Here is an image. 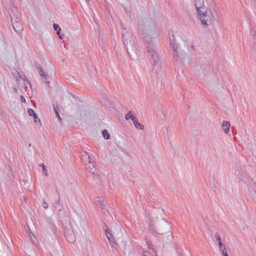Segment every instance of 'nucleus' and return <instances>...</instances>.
<instances>
[{
    "label": "nucleus",
    "instance_id": "nucleus-37",
    "mask_svg": "<svg viewBox=\"0 0 256 256\" xmlns=\"http://www.w3.org/2000/svg\"><path fill=\"white\" fill-rule=\"evenodd\" d=\"M253 2H256V0H251Z\"/></svg>",
    "mask_w": 256,
    "mask_h": 256
},
{
    "label": "nucleus",
    "instance_id": "nucleus-40",
    "mask_svg": "<svg viewBox=\"0 0 256 256\" xmlns=\"http://www.w3.org/2000/svg\"><path fill=\"white\" fill-rule=\"evenodd\" d=\"M179 256H184L182 254L178 255Z\"/></svg>",
    "mask_w": 256,
    "mask_h": 256
},
{
    "label": "nucleus",
    "instance_id": "nucleus-34",
    "mask_svg": "<svg viewBox=\"0 0 256 256\" xmlns=\"http://www.w3.org/2000/svg\"><path fill=\"white\" fill-rule=\"evenodd\" d=\"M254 192L256 194V182L254 184L253 186Z\"/></svg>",
    "mask_w": 256,
    "mask_h": 256
},
{
    "label": "nucleus",
    "instance_id": "nucleus-2",
    "mask_svg": "<svg viewBox=\"0 0 256 256\" xmlns=\"http://www.w3.org/2000/svg\"><path fill=\"white\" fill-rule=\"evenodd\" d=\"M122 36L124 40V44L128 54L130 56L132 53L136 54L138 49L136 45L134 43V38L130 32H126L125 29L122 32Z\"/></svg>",
    "mask_w": 256,
    "mask_h": 256
},
{
    "label": "nucleus",
    "instance_id": "nucleus-19",
    "mask_svg": "<svg viewBox=\"0 0 256 256\" xmlns=\"http://www.w3.org/2000/svg\"><path fill=\"white\" fill-rule=\"evenodd\" d=\"M54 207L58 211H60L62 210V204L60 203V198L58 199V200L57 202H55Z\"/></svg>",
    "mask_w": 256,
    "mask_h": 256
},
{
    "label": "nucleus",
    "instance_id": "nucleus-46",
    "mask_svg": "<svg viewBox=\"0 0 256 256\" xmlns=\"http://www.w3.org/2000/svg\"><path fill=\"white\" fill-rule=\"evenodd\" d=\"M86 2L90 1V0H86Z\"/></svg>",
    "mask_w": 256,
    "mask_h": 256
},
{
    "label": "nucleus",
    "instance_id": "nucleus-30",
    "mask_svg": "<svg viewBox=\"0 0 256 256\" xmlns=\"http://www.w3.org/2000/svg\"><path fill=\"white\" fill-rule=\"evenodd\" d=\"M42 206L44 209H46L48 208V205L46 202H44L42 204Z\"/></svg>",
    "mask_w": 256,
    "mask_h": 256
},
{
    "label": "nucleus",
    "instance_id": "nucleus-21",
    "mask_svg": "<svg viewBox=\"0 0 256 256\" xmlns=\"http://www.w3.org/2000/svg\"><path fill=\"white\" fill-rule=\"evenodd\" d=\"M136 117L134 115L132 114L130 111H129L125 116V118L126 120H129L130 118L132 120V118L134 119Z\"/></svg>",
    "mask_w": 256,
    "mask_h": 256
},
{
    "label": "nucleus",
    "instance_id": "nucleus-22",
    "mask_svg": "<svg viewBox=\"0 0 256 256\" xmlns=\"http://www.w3.org/2000/svg\"><path fill=\"white\" fill-rule=\"evenodd\" d=\"M146 244H147L149 248L152 249L153 252L155 254V256H157V254H156V250H155L154 248H152L150 246V241L149 240H146Z\"/></svg>",
    "mask_w": 256,
    "mask_h": 256
},
{
    "label": "nucleus",
    "instance_id": "nucleus-18",
    "mask_svg": "<svg viewBox=\"0 0 256 256\" xmlns=\"http://www.w3.org/2000/svg\"><path fill=\"white\" fill-rule=\"evenodd\" d=\"M215 238H216V241L218 242V245L219 246L220 249H222V243L221 242V238H220V234L218 233L216 234Z\"/></svg>",
    "mask_w": 256,
    "mask_h": 256
},
{
    "label": "nucleus",
    "instance_id": "nucleus-11",
    "mask_svg": "<svg viewBox=\"0 0 256 256\" xmlns=\"http://www.w3.org/2000/svg\"><path fill=\"white\" fill-rule=\"evenodd\" d=\"M163 228L162 230H160V228H156V232L158 234H164L166 233L167 230H168L170 226L166 222H164L162 225Z\"/></svg>",
    "mask_w": 256,
    "mask_h": 256
},
{
    "label": "nucleus",
    "instance_id": "nucleus-28",
    "mask_svg": "<svg viewBox=\"0 0 256 256\" xmlns=\"http://www.w3.org/2000/svg\"><path fill=\"white\" fill-rule=\"evenodd\" d=\"M202 68V66L200 64H196L195 65V70L197 71H200Z\"/></svg>",
    "mask_w": 256,
    "mask_h": 256
},
{
    "label": "nucleus",
    "instance_id": "nucleus-35",
    "mask_svg": "<svg viewBox=\"0 0 256 256\" xmlns=\"http://www.w3.org/2000/svg\"><path fill=\"white\" fill-rule=\"evenodd\" d=\"M29 236L30 237L32 238L33 236L35 239H36L35 236H34V234L30 232L29 234Z\"/></svg>",
    "mask_w": 256,
    "mask_h": 256
},
{
    "label": "nucleus",
    "instance_id": "nucleus-12",
    "mask_svg": "<svg viewBox=\"0 0 256 256\" xmlns=\"http://www.w3.org/2000/svg\"><path fill=\"white\" fill-rule=\"evenodd\" d=\"M38 73L40 76L42 78V80L46 83H47L48 86V82H47V77L48 75L45 73V72L41 68H38Z\"/></svg>",
    "mask_w": 256,
    "mask_h": 256
},
{
    "label": "nucleus",
    "instance_id": "nucleus-8",
    "mask_svg": "<svg viewBox=\"0 0 256 256\" xmlns=\"http://www.w3.org/2000/svg\"><path fill=\"white\" fill-rule=\"evenodd\" d=\"M16 75H18L16 79V82L18 84L22 82L24 85L29 84L30 86V82L27 80L25 76H20L18 72H17L16 76Z\"/></svg>",
    "mask_w": 256,
    "mask_h": 256
},
{
    "label": "nucleus",
    "instance_id": "nucleus-23",
    "mask_svg": "<svg viewBox=\"0 0 256 256\" xmlns=\"http://www.w3.org/2000/svg\"><path fill=\"white\" fill-rule=\"evenodd\" d=\"M28 112L30 116H34L36 114L32 108H28Z\"/></svg>",
    "mask_w": 256,
    "mask_h": 256
},
{
    "label": "nucleus",
    "instance_id": "nucleus-47",
    "mask_svg": "<svg viewBox=\"0 0 256 256\" xmlns=\"http://www.w3.org/2000/svg\"><path fill=\"white\" fill-rule=\"evenodd\" d=\"M86 2L90 1V0H86Z\"/></svg>",
    "mask_w": 256,
    "mask_h": 256
},
{
    "label": "nucleus",
    "instance_id": "nucleus-4",
    "mask_svg": "<svg viewBox=\"0 0 256 256\" xmlns=\"http://www.w3.org/2000/svg\"><path fill=\"white\" fill-rule=\"evenodd\" d=\"M198 14L202 26L204 28H208L212 22V14H208L207 10L202 11V12H198Z\"/></svg>",
    "mask_w": 256,
    "mask_h": 256
},
{
    "label": "nucleus",
    "instance_id": "nucleus-7",
    "mask_svg": "<svg viewBox=\"0 0 256 256\" xmlns=\"http://www.w3.org/2000/svg\"><path fill=\"white\" fill-rule=\"evenodd\" d=\"M10 16V20H14V18H16L18 19L19 16H20V12L18 10V8L13 6L11 8L10 12H9Z\"/></svg>",
    "mask_w": 256,
    "mask_h": 256
},
{
    "label": "nucleus",
    "instance_id": "nucleus-45",
    "mask_svg": "<svg viewBox=\"0 0 256 256\" xmlns=\"http://www.w3.org/2000/svg\"><path fill=\"white\" fill-rule=\"evenodd\" d=\"M86 2L90 1V0H86Z\"/></svg>",
    "mask_w": 256,
    "mask_h": 256
},
{
    "label": "nucleus",
    "instance_id": "nucleus-9",
    "mask_svg": "<svg viewBox=\"0 0 256 256\" xmlns=\"http://www.w3.org/2000/svg\"><path fill=\"white\" fill-rule=\"evenodd\" d=\"M64 234L66 240L69 242H72L75 240V236L72 231L66 230Z\"/></svg>",
    "mask_w": 256,
    "mask_h": 256
},
{
    "label": "nucleus",
    "instance_id": "nucleus-10",
    "mask_svg": "<svg viewBox=\"0 0 256 256\" xmlns=\"http://www.w3.org/2000/svg\"><path fill=\"white\" fill-rule=\"evenodd\" d=\"M105 234H106V236L107 238L110 241L112 246L113 247H114L115 248H116V246H117L116 242L114 240V238L113 236L110 232H109L108 228L105 230Z\"/></svg>",
    "mask_w": 256,
    "mask_h": 256
},
{
    "label": "nucleus",
    "instance_id": "nucleus-6",
    "mask_svg": "<svg viewBox=\"0 0 256 256\" xmlns=\"http://www.w3.org/2000/svg\"><path fill=\"white\" fill-rule=\"evenodd\" d=\"M11 22L14 30L19 33L22 30V25L19 20V18L11 20Z\"/></svg>",
    "mask_w": 256,
    "mask_h": 256
},
{
    "label": "nucleus",
    "instance_id": "nucleus-41",
    "mask_svg": "<svg viewBox=\"0 0 256 256\" xmlns=\"http://www.w3.org/2000/svg\"><path fill=\"white\" fill-rule=\"evenodd\" d=\"M28 146H31V144H29Z\"/></svg>",
    "mask_w": 256,
    "mask_h": 256
},
{
    "label": "nucleus",
    "instance_id": "nucleus-13",
    "mask_svg": "<svg viewBox=\"0 0 256 256\" xmlns=\"http://www.w3.org/2000/svg\"><path fill=\"white\" fill-rule=\"evenodd\" d=\"M230 124L228 122L224 120L222 122V127L224 132L226 134H228L230 131Z\"/></svg>",
    "mask_w": 256,
    "mask_h": 256
},
{
    "label": "nucleus",
    "instance_id": "nucleus-1",
    "mask_svg": "<svg viewBox=\"0 0 256 256\" xmlns=\"http://www.w3.org/2000/svg\"><path fill=\"white\" fill-rule=\"evenodd\" d=\"M138 33L144 39L146 46L148 56L152 60L154 69L158 66L159 58L156 52L154 43L157 41L156 28L150 20H146L138 26Z\"/></svg>",
    "mask_w": 256,
    "mask_h": 256
},
{
    "label": "nucleus",
    "instance_id": "nucleus-36",
    "mask_svg": "<svg viewBox=\"0 0 256 256\" xmlns=\"http://www.w3.org/2000/svg\"><path fill=\"white\" fill-rule=\"evenodd\" d=\"M13 90H14V92L16 93L18 92V89L17 88H13Z\"/></svg>",
    "mask_w": 256,
    "mask_h": 256
},
{
    "label": "nucleus",
    "instance_id": "nucleus-38",
    "mask_svg": "<svg viewBox=\"0 0 256 256\" xmlns=\"http://www.w3.org/2000/svg\"><path fill=\"white\" fill-rule=\"evenodd\" d=\"M86 155H87V153L86 152V155H84L83 156H86Z\"/></svg>",
    "mask_w": 256,
    "mask_h": 256
},
{
    "label": "nucleus",
    "instance_id": "nucleus-3",
    "mask_svg": "<svg viewBox=\"0 0 256 256\" xmlns=\"http://www.w3.org/2000/svg\"><path fill=\"white\" fill-rule=\"evenodd\" d=\"M169 39L170 45V49L173 54L174 58L177 60L180 58V54L178 50V46L176 44V38L174 34H170Z\"/></svg>",
    "mask_w": 256,
    "mask_h": 256
},
{
    "label": "nucleus",
    "instance_id": "nucleus-33",
    "mask_svg": "<svg viewBox=\"0 0 256 256\" xmlns=\"http://www.w3.org/2000/svg\"><path fill=\"white\" fill-rule=\"evenodd\" d=\"M20 100H21L23 102H26V98H24V96H20Z\"/></svg>",
    "mask_w": 256,
    "mask_h": 256
},
{
    "label": "nucleus",
    "instance_id": "nucleus-29",
    "mask_svg": "<svg viewBox=\"0 0 256 256\" xmlns=\"http://www.w3.org/2000/svg\"><path fill=\"white\" fill-rule=\"evenodd\" d=\"M56 33L60 39H61V40L63 39V38L64 37V34H61L60 31L58 30L56 32Z\"/></svg>",
    "mask_w": 256,
    "mask_h": 256
},
{
    "label": "nucleus",
    "instance_id": "nucleus-24",
    "mask_svg": "<svg viewBox=\"0 0 256 256\" xmlns=\"http://www.w3.org/2000/svg\"><path fill=\"white\" fill-rule=\"evenodd\" d=\"M220 250L222 252L223 256H228L226 248L224 246H222V248Z\"/></svg>",
    "mask_w": 256,
    "mask_h": 256
},
{
    "label": "nucleus",
    "instance_id": "nucleus-17",
    "mask_svg": "<svg viewBox=\"0 0 256 256\" xmlns=\"http://www.w3.org/2000/svg\"><path fill=\"white\" fill-rule=\"evenodd\" d=\"M54 106V112L57 116V118H58V120H61V118H60V116L58 113V106L57 104H54L53 105Z\"/></svg>",
    "mask_w": 256,
    "mask_h": 256
},
{
    "label": "nucleus",
    "instance_id": "nucleus-43",
    "mask_svg": "<svg viewBox=\"0 0 256 256\" xmlns=\"http://www.w3.org/2000/svg\"><path fill=\"white\" fill-rule=\"evenodd\" d=\"M32 242H34V240L32 239Z\"/></svg>",
    "mask_w": 256,
    "mask_h": 256
},
{
    "label": "nucleus",
    "instance_id": "nucleus-14",
    "mask_svg": "<svg viewBox=\"0 0 256 256\" xmlns=\"http://www.w3.org/2000/svg\"><path fill=\"white\" fill-rule=\"evenodd\" d=\"M96 202L98 203V204L100 205V207L104 210V208L105 205L103 204L104 200L101 197H97L96 198Z\"/></svg>",
    "mask_w": 256,
    "mask_h": 256
},
{
    "label": "nucleus",
    "instance_id": "nucleus-16",
    "mask_svg": "<svg viewBox=\"0 0 256 256\" xmlns=\"http://www.w3.org/2000/svg\"><path fill=\"white\" fill-rule=\"evenodd\" d=\"M88 162L90 164H92V167L91 166H90L89 168H87V170L90 173H92V174H94V170H95V168H94V164H93L91 162V160H90V156H88Z\"/></svg>",
    "mask_w": 256,
    "mask_h": 256
},
{
    "label": "nucleus",
    "instance_id": "nucleus-44",
    "mask_svg": "<svg viewBox=\"0 0 256 256\" xmlns=\"http://www.w3.org/2000/svg\"><path fill=\"white\" fill-rule=\"evenodd\" d=\"M32 242H34V240L32 239Z\"/></svg>",
    "mask_w": 256,
    "mask_h": 256
},
{
    "label": "nucleus",
    "instance_id": "nucleus-25",
    "mask_svg": "<svg viewBox=\"0 0 256 256\" xmlns=\"http://www.w3.org/2000/svg\"><path fill=\"white\" fill-rule=\"evenodd\" d=\"M34 122L36 123V124L41 125V122H40V118L38 117L37 115L36 114L34 116Z\"/></svg>",
    "mask_w": 256,
    "mask_h": 256
},
{
    "label": "nucleus",
    "instance_id": "nucleus-48",
    "mask_svg": "<svg viewBox=\"0 0 256 256\" xmlns=\"http://www.w3.org/2000/svg\"><path fill=\"white\" fill-rule=\"evenodd\" d=\"M255 45H256V44Z\"/></svg>",
    "mask_w": 256,
    "mask_h": 256
},
{
    "label": "nucleus",
    "instance_id": "nucleus-20",
    "mask_svg": "<svg viewBox=\"0 0 256 256\" xmlns=\"http://www.w3.org/2000/svg\"><path fill=\"white\" fill-rule=\"evenodd\" d=\"M102 134L103 137L106 140H108L110 138V134L106 130H104L102 131Z\"/></svg>",
    "mask_w": 256,
    "mask_h": 256
},
{
    "label": "nucleus",
    "instance_id": "nucleus-39",
    "mask_svg": "<svg viewBox=\"0 0 256 256\" xmlns=\"http://www.w3.org/2000/svg\"><path fill=\"white\" fill-rule=\"evenodd\" d=\"M252 195L253 196V198H254V196H253L252 192Z\"/></svg>",
    "mask_w": 256,
    "mask_h": 256
},
{
    "label": "nucleus",
    "instance_id": "nucleus-26",
    "mask_svg": "<svg viewBox=\"0 0 256 256\" xmlns=\"http://www.w3.org/2000/svg\"><path fill=\"white\" fill-rule=\"evenodd\" d=\"M40 166L42 167V170H43V172H44V174L47 176L48 175V171H47L46 169V167H45L44 164L42 163L40 165Z\"/></svg>",
    "mask_w": 256,
    "mask_h": 256
},
{
    "label": "nucleus",
    "instance_id": "nucleus-27",
    "mask_svg": "<svg viewBox=\"0 0 256 256\" xmlns=\"http://www.w3.org/2000/svg\"><path fill=\"white\" fill-rule=\"evenodd\" d=\"M53 28H54V30L56 31V32L58 30L61 31L60 28V26L57 24H53Z\"/></svg>",
    "mask_w": 256,
    "mask_h": 256
},
{
    "label": "nucleus",
    "instance_id": "nucleus-42",
    "mask_svg": "<svg viewBox=\"0 0 256 256\" xmlns=\"http://www.w3.org/2000/svg\"><path fill=\"white\" fill-rule=\"evenodd\" d=\"M32 242H34V240L32 239Z\"/></svg>",
    "mask_w": 256,
    "mask_h": 256
},
{
    "label": "nucleus",
    "instance_id": "nucleus-15",
    "mask_svg": "<svg viewBox=\"0 0 256 256\" xmlns=\"http://www.w3.org/2000/svg\"><path fill=\"white\" fill-rule=\"evenodd\" d=\"M132 120L136 128H140L142 130H144V126L138 122L137 118H136L134 119L132 118Z\"/></svg>",
    "mask_w": 256,
    "mask_h": 256
},
{
    "label": "nucleus",
    "instance_id": "nucleus-32",
    "mask_svg": "<svg viewBox=\"0 0 256 256\" xmlns=\"http://www.w3.org/2000/svg\"><path fill=\"white\" fill-rule=\"evenodd\" d=\"M142 256H150L148 252H144Z\"/></svg>",
    "mask_w": 256,
    "mask_h": 256
},
{
    "label": "nucleus",
    "instance_id": "nucleus-5",
    "mask_svg": "<svg viewBox=\"0 0 256 256\" xmlns=\"http://www.w3.org/2000/svg\"><path fill=\"white\" fill-rule=\"evenodd\" d=\"M195 6L198 13L202 12L207 10L206 7L204 5V0H195Z\"/></svg>",
    "mask_w": 256,
    "mask_h": 256
},
{
    "label": "nucleus",
    "instance_id": "nucleus-31",
    "mask_svg": "<svg viewBox=\"0 0 256 256\" xmlns=\"http://www.w3.org/2000/svg\"><path fill=\"white\" fill-rule=\"evenodd\" d=\"M176 252L178 255L182 254V250L179 248H176Z\"/></svg>",
    "mask_w": 256,
    "mask_h": 256
}]
</instances>
